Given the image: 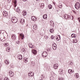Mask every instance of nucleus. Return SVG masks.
Listing matches in <instances>:
<instances>
[{
  "label": "nucleus",
  "instance_id": "obj_59",
  "mask_svg": "<svg viewBox=\"0 0 80 80\" xmlns=\"http://www.w3.org/2000/svg\"><path fill=\"white\" fill-rule=\"evenodd\" d=\"M36 1H39L40 0H36Z\"/></svg>",
  "mask_w": 80,
  "mask_h": 80
},
{
  "label": "nucleus",
  "instance_id": "obj_2",
  "mask_svg": "<svg viewBox=\"0 0 80 80\" xmlns=\"http://www.w3.org/2000/svg\"><path fill=\"white\" fill-rule=\"evenodd\" d=\"M75 8L77 10H78L80 8V3L79 2L76 3L75 5Z\"/></svg>",
  "mask_w": 80,
  "mask_h": 80
},
{
  "label": "nucleus",
  "instance_id": "obj_7",
  "mask_svg": "<svg viewBox=\"0 0 80 80\" xmlns=\"http://www.w3.org/2000/svg\"><path fill=\"white\" fill-rule=\"evenodd\" d=\"M9 75L11 77H13L14 75V73L12 71H10L9 72Z\"/></svg>",
  "mask_w": 80,
  "mask_h": 80
},
{
  "label": "nucleus",
  "instance_id": "obj_11",
  "mask_svg": "<svg viewBox=\"0 0 80 80\" xmlns=\"http://www.w3.org/2000/svg\"><path fill=\"white\" fill-rule=\"evenodd\" d=\"M69 16L67 14H65L64 15L63 17L65 19H69Z\"/></svg>",
  "mask_w": 80,
  "mask_h": 80
},
{
  "label": "nucleus",
  "instance_id": "obj_24",
  "mask_svg": "<svg viewBox=\"0 0 80 80\" xmlns=\"http://www.w3.org/2000/svg\"><path fill=\"white\" fill-rule=\"evenodd\" d=\"M69 19H70L71 20H73V16L69 15Z\"/></svg>",
  "mask_w": 80,
  "mask_h": 80
},
{
  "label": "nucleus",
  "instance_id": "obj_51",
  "mask_svg": "<svg viewBox=\"0 0 80 80\" xmlns=\"http://www.w3.org/2000/svg\"><path fill=\"white\" fill-rule=\"evenodd\" d=\"M2 67V64L1 63H0V68Z\"/></svg>",
  "mask_w": 80,
  "mask_h": 80
},
{
  "label": "nucleus",
  "instance_id": "obj_44",
  "mask_svg": "<svg viewBox=\"0 0 80 80\" xmlns=\"http://www.w3.org/2000/svg\"><path fill=\"white\" fill-rule=\"evenodd\" d=\"M46 38H45V39H46V40H47V39H48V37L47 36H46Z\"/></svg>",
  "mask_w": 80,
  "mask_h": 80
},
{
  "label": "nucleus",
  "instance_id": "obj_27",
  "mask_svg": "<svg viewBox=\"0 0 80 80\" xmlns=\"http://www.w3.org/2000/svg\"><path fill=\"white\" fill-rule=\"evenodd\" d=\"M58 36L59 37V38H58V37H57L56 38L57 41H58V40H60V36L59 35Z\"/></svg>",
  "mask_w": 80,
  "mask_h": 80
},
{
  "label": "nucleus",
  "instance_id": "obj_54",
  "mask_svg": "<svg viewBox=\"0 0 80 80\" xmlns=\"http://www.w3.org/2000/svg\"><path fill=\"white\" fill-rule=\"evenodd\" d=\"M44 68H47V66H44Z\"/></svg>",
  "mask_w": 80,
  "mask_h": 80
},
{
  "label": "nucleus",
  "instance_id": "obj_50",
  "mask_svg": "<svg viewBox=\"0 0 80 80\" xmlns=\"http://www.w3.org/2000/svg\"><path fill=\"white\" fill-rule=\"evenodd\" d=\"M0 80H3V79L1 77H0Z\"/></svg>",
  "mask_w": 80,
  "mask_h": 80
},
{
  "label": "nucleus",
  "instance_id": "obj_23",
  "mask_svg": "<svg viewBox=\"0 0 80 80\" xmlns=\"http://www.w3.org/2000/svg\"><path fill=\"white\" fill-rule=\"evenodd\" d=\"M71 37L72 38H76L77 37V35L75 34H72L71 35Z\"/></svg>",
  "mask_w": 80,
  "mask_h": 80
},
{
  "label": "nucleus",
  "instance_id": "obj_47",
  "mask_svg": "<svg viewBox=\"0 0 80 80\" xmlns=\"http://www.w3.org/2000/svg\"><path fill=\"white\" fill-rule=\"evenodd\" d=\"M16 11H17V12H19V10H18V9H16Z\"/></svg>",
  "mask_w": 80,
  "mask_h": 80
},
{
  "label": "nucleus",
  "instance_id": "obj_13",
  "mask_svg": "<svg viewBox=\"0 0 80 80\" xmlns=\"http://www.w3.org/2000/svg\"><path fill=\"white\" fill-rule=\"evenodd\" d=\"M58 67V65L57 63L55 64L54 65L53 67L55 69H57Z\"/></svg>",
  "mask_w": 80,
  "mask_h": 80
},
{
  "label": "nucleus",
  "instance_id": "obj_53",
  "mask_svg": "<svg viewBox=\"0 0 80 80\" xmlns=\"http://www.w3.org/2000/svg\"><path fill=\"white\" fill-rule=\"evenodd\" d=\"M15 4H17V1L15 2Z\"/></svg>",
  "mask_w": 80,
  "mask_h": 80
},
{
  "label": "nucleus",
  "instance_id": "obj_45",
  "mask_svg": "<svg viewBox=\"0 0 80 80\" xmlns=\"http://www.w3.org/2000/svg\"><path fill=\"white\" fill-rule=\"evenodd\" d=\"M78 20H79V22H80V18H78Z\"/></svg>",
  "mask_w": 80,
  "mask_h": 80
},
{
  "label": "nucleus",
  "instance_id": "obj_14",
  "mask_svg": "<svg viewBox=\"0 0 80 80\" xmlns=\"http://www.w3.org/2000/svg\"><path fill=\"white\" fill-rule=\"evenodd\" d=\"M18 58L19 60H22V55L20 54H19L18 56Z\"/></svg>",
  "mask_w": 80,
  "mask_h": 80
},
{
  "label": "nucleus",
  "instance_id": "obj_3",
  "mask_svg": "<svg viewBox=\"0 0 80 80\" xmlns=\"http://www.w3.org/2000/svg\"><path fill=\"white\" fill-rule=\"evenodd\" d=\"M51 73L52 76L50 77V79H52V80H53L54 79V77L55 76V73L53 72H51Z\"/></svg>",
  "mask_w": 80,
  "mask_h": 80
},
{
  "label": "nucleus",
  "instance_id": "obj_19",
  "mask_svg": "<svg viewBox=\"0 0 80 80\" xmlns=\"http://www.w3.org/2000/svg\"><path fill=\"white\" fill-rule=\"evenodd\" d=\"M9 63V61L7 59H6L5 61V64H7V65H8Z\"/></svg>",
  "mask_w": 80,
  "mask_h": 80
},
{
  "label": "nucleus",
  "instance_id": "obj_49",
  "mask_svg": "<svg viewBox=\"0 0 80 80\" xmlns=\"http://www.w3.org/2000/svg\"><path fill=\"white\" fill-rule=\"evenodd\" d=\"M52 45H56V46H57V44H56V43H54L53 44H52Z\"/></svg>",
  "mask_w": 80,
  "mask_h": 80
},
{
  "label": "nucleus",
  "instance_id": "obj_17",
  "mask_svg": "<svg viewBox=\"0 0 80 80\" xmlns=\"http://www.w3.org/2000/svg\"><path fill=\"white\" fill-rule=\"evenodd\" d=\"M37 25L36 24H34L33 25V28L35 30H37Z\"/></svg>",
  "mask_w": 80,
  "mask_h": 80
},
{
  "label": "nucleus",
  "instance_id": "obj_40",
  "mask_svg": "<svg viewBox=\"0 0 80 80\" xmlns=\"http://www.w3.org/2000/svg\"><path fill=\"white\" fill-rule=\"evenodd\" d=\"M51 39H53L54 38V36H52L51 37Z\"/></svg>",
  "mask_w": 80,
  "mask_h": 80
},
{
  "label": "nucleus",
  "instance_id": "obj_15",
  "mask_svg": "<svg viewBox=\"0 0 80 80\" xmlns=\"http://www.w3.org/2000/svg\"><path fill=\"white\" fill-rule=\"evenodd\" d=\"M32 53L34 54V55H36L37 54V50H35V49H33L32 50Z\"/></svg>",
  "mask_w": 80,
  "mask_h": 80
},
{
  "label": "nucleus",
  "instance_id": "obj_31",
  "mask_svg": "<svg viewBox=\"0 0 80 80\" xmlns=\"http://www.w3.org/2000/svg\"><path fill=\"white\" fill-rule=\"evenodd\" d=\"M52 49L54 50H55L57 49V47H52Z\"/></svg>",
  "mask_w": 80,
  "mask_h": 80
},
{
  "label": "nucleus",
  "instance_id": "obj_60",
  "mask_svg": "<svg viewBox=\"0 0 80 80\" xmlns=\"http://www.w3.org/2000/svg\"><path fill=\"white\" fill-rule=\"evenodd\" d=\"M30 46H31H31H31V45H30Z\"/></svg>",
  "mask_w": 80,
  "mask_h": 80
},
{
  "label": "nucleus",
  "instance_id": "obj_61",
  "mask_svg": "<svg viewBox=\"0 0 80 80\" xmlns=\"http://www.w3.org/2000/svg\"><path fill=\"white\" fill-rule=\"evenodd\" d=\"M48 52V51H49L48 50H47Z\"/></svg>",
  "mask_w": 80,
  "mask_h": 80
},
{
  "label": "nucleus",
  "instance_id": "obj_29",
  "mask_svg": "<svg viewBox=\"0 0 80 80\" xmlns=\"http://www.w3.org/2000/svg\"><path fill=\"white\" fill-rule=\"evenodd\" d=\"M43 7H44V4L42 3L40 6V7L42 8H43Z\"/></svg>",
  "mask_w": 80,
  "mask_h": 80
},
{
  "label": "nucleus",
  "instance_id": "obj_1",
  "mask_svg": "<svg viewBox=\"0 0 80 80\" xmlns=\"http://www.w3.org/2000/svg\"><path fill=\"white\" fill-rule=\"evenodd\" d=\"M11 21L13 23H16L18 22V19L15 17H13L11 19Z\"/></svg>",
  "mask_w": 80,
  "mask_h": 80
},
{
  "label": "nucleus",
  "instance_id": "obj_35",
  "mask_svg": "<svg viewBox=\"0 0 80 80\" xmlns=\"http://www.w3.org/2000/svg\"><path fill=\"white\" fill-rule=\"evenodd\" d=\"M73 43H77V40L75 39V41H73Z\"/></svg>",
  "mask_w": 80,
  "mask_h": 80
},
{
  "label": "nucleus",
  "instance_id": "obj_25",
  "mask_svg": "<svg viewBox=\"0 0 80 80\" xmlns=\"http://www.w3.org/2000/svg\"><path fill=\"white\" fill-rule=\"evenodd\" d=\"M44 19H46L47 18V14H44L42 17Z\"/></svg>",
  "mask_w": 80,
  "mask_h": 80
},
{
  "label": "nucleus",
  "instance_id": "obj_34",
  "mask_svg": "<svg viewBox=\"0 0 80 80\" xmlns=\"http://www.w3.org/2000/svg\"><path fill=\"white\" fill-rule=\"evenodd\" d=\"M24 62H25V63H26L27 62H28V60L26 59H24Z\"/></svg>",
  "mask_w": 80,
  "mask_h": 80
},
{
  "label": "nucleus",
  "instance_id": "obj_12",
  "mask_svg": "<svg viewBox=\"0 0 80 80\" xmlns=\"http://www.w3.org/2000/svg\"><path fill=\"white\" fill-rule=\"evenodd\" d=\"M20 23L21 24H22V25H23V24L25 23V20L23 19H21L20 20Z\"/></svg>",
  "mask_w": 80,
  "mask_h": 80
},
{
  "label": "nucleus",
  "instance_id": "obj_28",
  "mask_svg": "<svg viewBox=\"0 0 80 80\" xmlns=\"http://www.w3.org/2000/svg\"><path fill=\"white\" fill-rule=\"evenodd\" d=\"M48 8L49 9H52V5H48Z\"/></svg>",
  "mask_w": 80,
  "mask_h": 80
},
{
  "label": "nucleus",
  "instance_id": "obj_41",
  "mask_svg": "<svg viewBox=\"0 0 80 80\" xmlns=\"http://www.w3.org/2000/svg\"><path fill=\"white\" fill-rule=\"evenodd\" d=\"M59 80H63V78H59Z\"/></svg>",
  "mask_w": 80,
  "mask_h": 80
},
{
  "label": "nucleus",
  "instance_id": "obj_10",
  "mask_svg": "<svg viewBox=\"0 0 80 80\" xmlns=\"http://www.w3.org/2000/svg\"><path fill=\"white\" fill-rule=\"evenodd\" d=\"M31 19L32 21H34V22L37 20V18H36V17H35L34 16H32L31 17Z\"/></svg>",
  "mask_w": 80,
  "mask_h": 80
},
{
  "label": "nucleus",
  "instance_id": "obj_32",
  "mask_svg": "<svg viewBox=\"0 0 80 80\" xmlns=\"http://www.w3.org/2000/svg\"><path fill=\"white\" fill-rule=\"evenodd\" d=\"M10 48H7V50H8V52H10Z\"/></svg>",
  "mask_w": 80,
  "mask_h": 80
},
{
  "label": "nucleus",
  "instance_id": "obj_46",
  "mask_svg": "<svg viewBox=\"0 0 80 80\" xmlns=\"http://www.w3.org/2000/svg\"><path fill=\"white\" fill-rule=\"evenodd\" d=\"M70 63L71 65H73V62H71Z\"/></svg>",
  "mask_w": 80,
  "mask_h": 80
},
{
  "label": "nucleus",
  "instance_id": "obj_22",
  "mask_svg": "<svg viewBox=\"0 0 80 80\" xmlns=\"http://www.w3.org/2000/svg\"><path fill=\"white\" fill-rule=\"evenodd\" d=\"M74 75L75 77H76L77 78H79V75H78V73H75Z\"/></svg>",
  "mask_w": 80,
  "mask_h": 80
},
{
  "label": "nucleus",
  "instance_id": "obj_8",
  "mask_svg": "<svg viewBox=\"0 0 80 80\" xmlns=\"http://www.w3.org/2000/svg\"><path fill=\"white\" fill-rule=\"evenodd\" d=\"M21 38L22 40H23V38H24V35L22 34V33H21L19 35V38Z\"/></svg>",
  "mask_w": 80,
  "mask_h": 80
},
{
  "label": "nucleus",
  "instance_id": "obj_56",
  "mask_svg": "<svg viewBox=\"0 0 80 80\" xmlns=\"http://www.w3.org/2000/svg\"><path fill=\"white\" fill-rule=\"evenodd\" d=\"M3 39H2L1 40L2 42H4V40H3Z\"/></svg>",
  "mask_w": 80,
  "mask_h": 80
},
{
  "label": "nucleus",
  "instance_id": "obj_16",
  "mask_svg": "<svg viewBox=\"0 0 80 80\" xmlns=\"http://www.w3.org/2000/svg\"><path fill=\"white\" fill-rule=\"evenodd\" d=\"M63 70L62 69H60L59 70V73L60 75H62L63 74Z\"/></svg>",
  "mask_w": 80,
  "mask_h": 80
},
{
  "label": "nucleus",
  "instance_id": "obj_18",
  "mask_svg": "<svg viewBox=\"0 0 80 80\" xmlns=\"http://www.w3.org/2000/svg\"><path fill=\"white\" fill-rule=\"evenodd\" d=\"M50 24L51 26H52V27H54V25H55V24L52 21H50Z\"/></svg>",
  "mask_w": 80,
  "mask_h": 80
},
{
  "label": "nucleus",
  "instance_id": "obj_5",
  "mask_svg": "<svg viewBox=\"0 0 80 80\" xmlns=\"http://www.w3.org/2000/svg\"><path fill=\"white\" fill-rule=\"evenodd\" d=\"M2 14L4 17H7L8 16L7 12L5 11L3 12Z\"/></svg>",
  "mask_w": 80,
  "mask_h": 80
},
{
  "label": "nucleus",
  "instance_id": "obj_58",
  "mask_svg": "<svg viewBox=\"0 0 80 80\" xmlns=\"http://www.w3.org/2000/svg\"><path fill=\"white\" fill-rule=\"evenodd\" d=\"M17 7V5H15V7Z\"/></svg>",
  "mask_w": 80,
  "mask_h": 80
},
{
  "label": "nucleus",
  "instance_id": "obj_57",
  "mask_svg": "<svg viewBox=\"0 0 80 80\" xmlns=\"http://www.w3.org/2000/svg\"><path fill=\"white\" fill-rule=\"evenodd\" d=\"M35 64L34 63H33L32 65H33V66H35Z\"/></svg>",
  "mask_w": 80,
  "mask_h": 80
},
{
  "label": "nucleus",
  "instance_id": "obj_33",
  "mask_svg": "<svg viewBox=\"0 0 80 80\" xmlns=\"http://www.w3.org/2000/svg\"><path fill=\"white\" fill-rule=\"evenodd\" d=\"M42 79H43V78H45V76H44V75L42 74Z\"/></svg>",
  "mask_w": 80,
  "mask_h": 80
},
{
  "label": "nucleus",
  "instance_id": "obj_42",
  "mask_svg": "<svg viewBox=\"0 0 80 80\" xmlns=\"http://www.w3.org/2000/svg\"><path fill=\"white\" fill-rule=\"evenodd\" d=\"M52 47H57V46H56V45H52Z\"/></svg>",
  "mask_w": 80,
  "mask_h": 80
},
{
  "label": "nucleus",
  "instance_id": "obj_52",
  "mask_svg": "<svg viewBox=\"0 0 80 80\" xmlns=\"http://www.w3.org/2000/svg\"><path fill=\"white\" fill-rule=\"evenodd\" d=\"M23 2H26L27 1V0H22Z\"/></svg>",
  "mask_w": 80,
  "mask_h": 80
},
{
  "label": "nucleus",
  "instance_id": "obj_6",
  "mask_svg": "<svg viewBox=\"0 0 80 80\" xmlns=\"http://www.w3.org/2000/svg\"><path fill=\"white\" fill-rule=\"evenodd\" d=\"M11 38H12V40H16V35H15V34L12 35L11 36Z\"/></svg>",
  "mask_w": 80,
  "mask_h": 80
},
{
  "label": "nucleus",
  "instance_id": "obj_38",
  "mask_svg": "<svg viewBox=\"0 0 80 80\" xmlns=\"http://www.w3.org/2000/svg\"><path fill=\"white\" fill-rule=\"evenodd\" d=\"M8 45V44L7 43H5V47H7Z\"/></svg>",
  "mask_w": 80,
  "mask_h": 80
},
{
  "label": "nucleus",
  "instance_id": "obj_30",
  "mask_svg": "<svg viewBox=\"0 0 80 80\" xmlns=\"http://www.w3.org/2000/svg\"><path fill=\"white\" fill-rule=\"evenodd\" d=\"M53 29H51L50 30V32L51 33H53Z\"/></svg>",
  "mask_w": 80,
  "mask_h": 80
},
{
  "label": "nucleus",
  "instance_id": "obj_26",
  "mask_svg": "<svg viewBox=\"0 0 80 80\" xmlns=\"http://www.w3.org/2000/svg\"><path fill=\"white\" fill-rule=\"evenodd\" d=\"M25 15H27V12L26 11H24L23 12V16H25Z\"/></svg>",
  "mask_w": 80,
  "mask_h": 80
},
{
  "label": "nucleus",
  "instance_id": "obj_9",
  "mask_svg": "<svg viewBox=\"0 0 80 80\" xmlns=\"http://www.w3.org/2000/svg\"><path fill=\"white\" fill-rule=\"evenodd\" d=\"M28 75L29 77H33L34 75V73L33 72H29Z\"/></svg>",
  "mask_w": 80,
  "mask_h": 80
},
{
  "label": "nucleus",
  "instance_id": "obj_20",
  "mask_svg": "<svg viewBox=\"0 0 80 80\" xmlns=\"http://www.w3.org/2000/svg\"><path fill=\"white\" fill-rule=\"evenodd\" d=\"M29 46L31 48H33L34 47L33 45H32V43H29Z\"/></svg>",
  "mask_w": 80,
  "mask_h": 80
},
{
  "label": "nucleus",
  "instance_id": "obj_48",
  "mask_svg": "<svg viewBox=\"0 0 80 80\" xmlns=\"http://www.w3.org/2000/svg\"><path fill=\"white\" fill-rule=\"evenodd\" d=\"M73 12H74V13H76V12H75V11L73 10Z\"/></svg>",
  "mask_w": 80,
  "mask_h": 80
},
{
  "label": "nucleus",
  "instance_id": "obj_4",
  "mask_svg": "<svg viewBox=\"0 0 80 80\" xmlns=\"http://www.w3.org/2000/svg\"><path fill=\"white\" fill-rule=\"evenodd\" d=\"M42 55L43 57H47V55H48V53L45 51L44 52L42 53Z\"/></svg>",
  "mask_w": 80,
  "mask_h": 80
},
{
  "label": "nucleus",
  "instance_id": "obj_37",
  "mask_svg": "<svg viewBox=\"0 0 80 80\" xmlns=\"http://www.w3.org/2000/svg\"><path fill=\"white\" fill-rule=\"evenodd\" d=\"M59 8H62V5H59Z\"/></svg>",
  "mask_w": 80,
  "mask_h": 80
},
{
  "label": "nucleus",
  "instance_id": "obj_43",
  "mask_svg": "<svg viewBox=\"0 0 80 80\" xmlns=\"http://www.w3.org/2000/svg\"><path fill=\"white\" fill-rule=\"evenodd\" d=\"M8 3H10L11 2V0H8Z\"/></svg>",
  "mask_w": 80,
  "mask_h": 80
},
{
  "label": "nucleus",
  "instance_id": "obj_36",
  "mask_svg": "<svg viewBox=\"0 0 80 80\" xmlns=\"http://www.w3.org/2000/svg\"><path fill=\"white\" fill-rule=\"evenodd\" d=\"M4 80H9V78H5L4 79Z\"/></svg>",
  "mask_w": 80,
  "mask_h": 80
},
{
  "label": "nucleus",
  "instance_id": "obj_55",
  "mask_svg": "<svg viewBox=\"0 0 80 80\" xmlns=\"http://www.w3.org/2000/svg\"><path fill=\"white\" fill-rule=\"evenodd\" d=\"M18 42H19V41H17V43L18 44Z\"/></svg>",
  "mask_w": 80,
  "mask_h": 80
},
{
  "label": "nucleus",
  "instance_id": "obj_21",
  "mask_svg": "<svg viewBox=\"0 0 80 80\" xmlns=\"http://www.w3.org/2000/svg\"><path fill=\"white\" fill-rule=\"evenodd\" d=\"M68 72L69 74H72V73L73 72V71H72L71 69H69L68 70Z\"/></svg>",
  "mask_w": 80,
  "mask_h": 80
},
{
  "label": "nucleus",
  "instance_id": "obj_39",
  "mask_svg": "<svg viewBox=\"0 0 80 80\" xmlns=\"http://www.w3.org/2000/svg\"><path fill=\"white\" fill-rule=\"evenodd\" d=\"M22 52H25L26 51L25 50V49L24 48H23L22 50Z\"/></svg>",
  "mask_w": 80,
  "mask_h": 80
}]
</instances>
